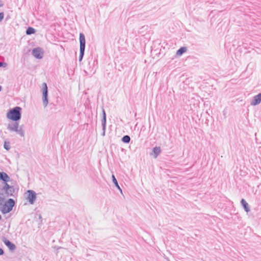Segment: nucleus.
Segmentation results:
<instances>
[{"mask_svg":"<svg viewBox=\"0 0 261 261\" xmlns=\"http://www.w3.org/2000/svg\"><path fill=\"white\" fill-rule=\"evenodd\" d=\"M21 107L16 106L9 110L7 114V117L12 121H19L21 117Z\"/></svg>","mask_w":261,"mask_h":261,"instance_id":"1","label":"nucleus"},{"mask_svg":"<svg viewBox=\"0 0 261 261\" xmlns=\"http://www.w3.org/2000/svg\"><path fill=\"white\" fill-rule=\"evenodd\" d=\"M15 201L12 198H9L7 201H5L3 204V207L1 209V212L3 214H6L10 213L13 210V207L15 206Z\"/></svg>","mask_w":261,"mask_h":261,"instance_id":"2","label":"nucleus"},{"mask_svg":"<svg viewBox=\"0 0 261 261\" xmlns=\"http://www.w3.org/2000/svg\"><path fill=\"white\" fill-rule=\"evenodd\" d=\"M80 41V55L79 60L80 62L82 61L85 54V50L86 46V40L85 35L83 33H80L79 36Z\"/></svg>","mask_w":261,"mask_h":261,"instance_id":"3","label":"nucleus"},{"mask_svg":"<svg viewBox=\"0 0 261 261\" xmlns=\"http://www.w3.org/2000/svg\"><path fill=\"white\" fill-rule=\"evenodd\" d=\"M42 101L43 105L44 107H46L48 103V87L46 83H43L42 84Z\"/></svg>","mask_w":261,"mask_h":261,"instance_id":"4","label":"nucleus"},{"mask_svg":"<svg viewBox=\"0 0 261 261\" xmlns=\"http://www.w3.org/2000/svg\"><path fill=\"white\" fill-rule=\"evenodd\" d=\"M32 54L36 59H41L43 57L44 51L41 47H35L32 49Z\"/></svg>","mask_w":261,"mask_h":261,"instance_id":"5","label":"nucleus"},{"mask_svg":"<svg viewBox=\"0 0 261 261\" xmlns=\"http://www.w3.org/2000/svg\"><path fill=\"white\" fill-rule=\"evenodd\" d=\"M27 200L31 204H33L36 199V192L32 190H29L27 191Z\"/></svg>","mask_w":261,"mask_h":261,"instance_id":"6","label":"nucleus"},{"mask_svg":"<svg viewBox=\"0 0 261 261\" xmlns=\"http://www.w3.org/2000/svg\"><path fill=\"white\" fill-rule=\"evenodd\" d=\"M261 102V92L257 95L254 96L251 101H250V105L255 106L259 105Z\"/></svg>","mask_w":261,"mask_h":261,"instance_id":"7","label":"nucleus"},{"mask_svg":"<svg viewBox=\"0 0 261 261\" xmlns=\"http://www.w3.org/2000/svg\"><path fill=\"white\" fill-rule=\"evenodd\" d=\"M161 153V149L159 146H155L152 149V152L150 153V155H153L154 159L157 158V157L160 155Z\"/></svg>","mask_w":261,"mask_h":261,"instance_id":"8","label":"nucleus"},{"mask_svg":"<svg viewBox=\"0 0 261 261\" xmlns=\"http://www.w3.org/2000/svg\"><path fill=\"white\" fill-rule=\"evenodd\" d=\"M240 203L241 206H242V207L246 212L248 213L250 211V206L245 199H241Z\"/></svg>","mask_w":261,"mask_h":261,"instance_id":"9","label":"nucleus"},{"mask_svg":"<svg viewBox=\"0 0 261 261\" xmlns=\"http://www.w3.org/2000/svg\"><path fill=\"white\" fill-rule=\"evenodd\" d=\"M10 179V176L6 172L0 171V181H9Z\"/></svg>","mask_w":261,"mask_h":261,"instance_id":"10","label":"nucleus"},{"mask_svg":"<svg viewBox=\"0 0 261 261\" xmlns=\"http://www.w3.org/2000/svg\"><path fill=\"white\" fill-rule=\"evenodd\" d=\"M187 51V47L186 46H181L176 51L175 57H180Z\"/></svg>","mask_w":261,"mask_h":261,"instance_id":"11","label":"nucleus"},{"mask_svg":"<svg viewBox=\"0 0 261 261\" xmlns=\"http://www.w3.org/2000/svg\"><path fill=\"white\" fill-rule=\"evenodd\" d=\"M107 122V115L106 113L103 108L102 107V119H101V125H103L105 127L106 125Z\"/></svg>","mask_w":261,"mask_h":261,"instance_id":"12","label":"nucleus"},{"mask_svg":"<svg viewBox=\"0 0 261 261\" xmlns=\"http://www.w3.org/2000/svg\"><path fill=\"white\" fill-rule=\"evenodd\" d=\"M112 181L114 184L115 186L117 188V189L120 191V193L123 195L122 190L120 187L119 186L117 180L114 175H112Z\"/></svg>","mask_w":261,"mask_h":261,"instance_id":"13","label":"nucleus"},{"mask_svg":"<svg viewBox=\"0 0 261 261\" xmlns=\"http://www.w3.org/2000/svg\"><path fill=\"white\" fill-rule=\"evenodd\" d=\"M108 185H109L107 182H103L102 184L99 183V187L101 189V191L105 192H107V191L110 192L109 188L108 187Z\"/></svg>","mask_w":261,"mask_h":261,"instance_id":"14","label":"nucleus"},{"mask_svg":"<svg viewBox=\"0 0 261 261\" xmlns=\"http://www.w3.org/2000/svg\"><path fill=\"white\" fill-rule=\"evenodd\" d=\"M36 30L33 27H29L26 30L25 33L27 35H31L36 33Z\"/></svg>","mask_w":261,"mask_h":261,"instance_id":"15","label":"nucleus"},{"mask_svg":"<svg viewBox=\"0 0 261 261\" xmlns=\"http://www.w3.org/2000/svg\"><path fill=\"white\" fill-rule=\"evenodd\" d=\"M130 140L131 139H130V136L127 135L123 136L121 139V141L123 143H126V144L129 143L130 141Z\"/></svg>","mask_w":261,"mask_h":261,"instance_id":"16","label":"nucleus"},{"mask_svg":"<svg viewBox=\"0 0 261 261\" xmlns=\"http://www.w3.org/2000/svg\"><path fill=\"white\" fill-rule=\"evenodd\" d=\"M8 128L11 130L16 132L19 128L18 123L17 122V121H15L12 126L9 125Z\"/></svg>","mask_w":261,"mask_h":261,"instance_id":"17","label":"nucleus"},{"mask_svg":"<svg viewBox=\"0 0 261 261\" xmlns=\"http://www.w3.org/2000/svg\"><path fill=\"white\" fill-rule=\"evenodd\" d=\"M8 181H3L4 184V186H3V190H4L6 192H7L8 191V190H9V189H12V187L13 186H10V185H9L8 184Z\"/></svg>","mask_w":261,"mask_h":261,"instance_id":"18","label":"nucleus"},{"mask_svg":"<svg viewBox=\"0 0 261 261\" xmlns=\"http://www.w3.org/2000/svg\"><path fill=\"white\" fill-rule=\"evenodd\" d=\"M1 239L4 242L5 245H14L5 237H2Z\"/></svg>","mask_w":261,"mask_h":261,"instance_id":"19","label":"nucleus"},{"mask_svg":"<svg viewBox=\"0 0 261 261\" xmlns=\"http://www.w3.org/2000/svg\"><path fill=\"white\" fill-rule=\"evenodd\" d=\"M15 192V189L14 187H12V189H9L7 192H6L5 193L8 196H13L14 193Z\"/></svg>","mask_w":261,"mask_h":261,"instance_id":"20","label":"nucleus"},{"mask_svg":"<svg viewBox=\"0 0 261 261\" xmlns=\"http://www.w3.org/2000/svg\"><path fill=\"white\" fill-rule=\"evenodd\" d=\"M15 132L18 133L21 137H24V132L22 129V126H20Z\"/></svg>","mask_w":261,"mask_h":261,"instance_id":"21","label":"nucleus"},{"mask_svg":"<svg viewBox=\"0 0 261 261\" xmlns=\"http://www.w3.org/2000/svg\"><path fill=\"white\" fill-rule=\"evenodd\" d=\"M4 148L6 150H9L10 149V142L7 141V140H5V142H4Z\"/></svg>","mask_w":261,"mask_h":261,"instance_id":"22","label":"nucleus"},{"mask_svg":"<svg viewBox=\"0 0 261 261\" xmlns=\"http://www.w3.org/2000/svg\"><path fill=\"white\" fill-rule=\"evenodd\" d=\"M9 250L11 252H13L16 249V246H7Z\"/></svg>","mask_w":261,"mask_h":261,"instance_id":"23","label":"nucleus"},{"mask_svg":"<svg viewBox=\"0 0 261 261\" xmlns=\"http://www.w3.org/2000/svg\"><path fill=\"white\" fill-rule=\"evenodd\" d=\"M7 66V63L5 62L0 61V67H6Z\"/></svg>","mask_w":261,"mask_h":261,"instance_id":"24","label":"nucleus"},{"mask_svg":"<svg viewBox=\"0 0 261 261\" xmlns=\"http://www.w3.org/2000/svg\"><path fill=\"white\" fill-rule=\"evenodd\" d=\"M38 216V219L40 220V222L38 223V225H41L42 224V218L41 214H36Z\"/></svg>","mask_w":261,"mask_h":261,"instance_id":"25","label":"nucleus"},{"mask_svg":"<svg viewBox=\"0 0 261 261\" xmlns=\"http://www.w3.org/2000/svg\"><path fill=\"white\" fill-rule=\"evenodd\" d=\"M4 18V12H0V22L2 21Z\"/></svg>","mask_w":261,"mask_h":261,"instance_id":"26","label":"nucleus"},{"mask_svg":"<svg viewBox=\"0 0 261 261\" xmlns=\"http://www.w3.org/2000/svg\"><path fill=\"white\" fill-rule=\"evenodd\" d=\"M5 201V198L3 197H0V205L3 206V204H4L3 202Z\"/></svg>","mask_w":261,"mask_h":261,"instance_id":"27","label":"nucleus"},{"mask_svg":"<svg viewBox=\"0 0 261 261\" xmlns=\"http://www.w3.org/2000/svg\"><path fill=\"white\" fill-rule=\"evenodd\" d=\"M106 128V125H105V127L103 126V125H102V133L101 135L102 136H105V135Z\"/></svg>","mask_w":261,"mask_h":261,"instance_id":"28","label":"nucleus"},{"mask_svg":"<svg viewBox=\"0 0 261 261\" xmlns=\"http://www.w3.org/2000/svg\"><path fill=\"white\" fill-rule=\"evenodd\" d=\"M54 248L55 249H56V250H57V252H56V254H58V250H59L61 249H63L62 247H58V248H56V247H54Z\"/></svg>","mask_w":261,"mask_h":261,"instance_id":"29","label":"nucleus"},{"mask_svg":"<svg viewBox=\"0 0 261 261\" xmlns=\"http://www.w3.org/2000/svg\"><path fill=\"white\" fill-rule=\"evenodd\" d=\"M4 251L3 250L0 248V255H2L4 254Z\"/></svg>","mask_w":261,"mask_h":261,"instance_id":"30","label":"nucleus"},{"mask_svg":"<svg viewBox=\"0 0 261 261\" xmlns=\"http://www.w3.org/2000/svg\"><path fill=\"white\" fill-rule=\"evenodd\" d=\"M9 18H10V16L9 15L7 16L5 18L6 21H7Z\"/></svg>","mask_w":261,"mask_h":261,"instance_id":"31","label":"nucleus"},{"mask_svg":"<svg viewBox=\"0 0 261 261\" xmlns=\"http://www.w3.org/2000/svg\"><path fill=\"white\" fill-rule=\"evenodd\" d=\"M167 251H168L170 254H173L172 252H171L169 249H167Z\"/></svg>","mask_w":261,"mask_h":261,"instance_id":"32","label":"nucleus"},{"mask_svg":"<svg viewBox=\"0 0 261 261\" xmlns=\"http://www.w3.org/2000/svg\"><path fill=\"white\" fill-rule=\"evenodd\" d=\"M2 90V87L0 85V91H1Z\"/></svg>","mask_w":261,"mask_h":261,"instance_id":"33","label":"nucleus"},{"mask_svg":"<svg viewBox=\"0 0 261 261\" xmlns=\"http://www.w3.org/2000/svg\"><path fill=\"white\" fill-rule=\"evenodd\" d=\"M168 261H170L169 258L168 257H166V258H165Z\"/></svg>","mask_w":261,"mask_h":261,"instance_id":"34","label":"nucleus"},{"mask_svg":"<svg viewBox=\"0 0 261 261\" xmlns=\"http://www.w3.org/2000/svg\"><path fill=\"white\" fill-rule=\"evenodd\" d=\"M168 261H170L169 258L168 257H166V258H165Z\"/></svg>","mask_w":261,"mask_h":261,"instance_id":"35","label":"nucleus"},{"mask_svg":"<svg viewBox=\"0 0 261 261\" xmlns=\"http://www.w3.org/2000/svg\"><path fill=\"white\" fill-rule=\"evenodd\" d=\"M124 150H125V149H123V148H121V151H124Z\"/></svg>","mask_w":261,"mask_h":261,"instance_id":"36","label":"nucleus"},{"mask_svg":"<svg viewBox=\"0 0 261 261\" xmlns=\"http://www.w3.org/2000/svg\"><path fill=\"white\" fill-rule=\"evenodd\" d=\"M94 61H95V62H96V63H98V61H97V60H95Z\"/></svg>","mask_w":261,"mask_h":261,"instance_id":"37","label":"nucleus"},{"mask_svg":"<svg viewBox=\"0 0 261 261\" xmlns=\"http://www.w3.org/2000/svg\"><path fill=\"white\" fill-rule=\"evenodd\" d=\"M2 220V216L1 215H0V220Z\"/></svg>","mask_w":261,"mask_h":261,"instance_id":"38","label":"nucleus"}]
</instances>
